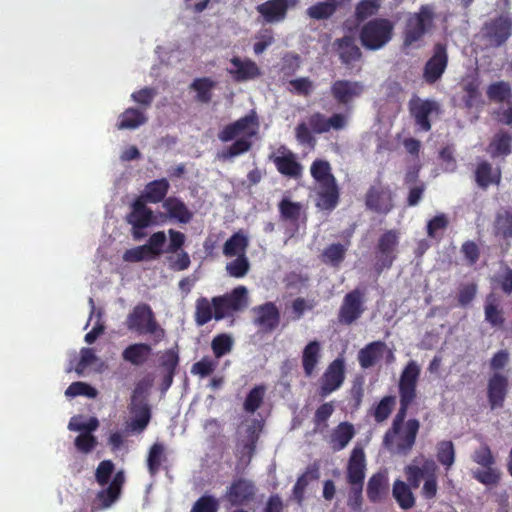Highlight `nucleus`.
Segmentation results:
<instances>
[{
    "mask_svg": "<svg viewBox=\"0 0 512 512\" xmlns=\"http://www.w3.org/2000/svg\"><path fill=\"white\" fill-rule=\"evenodd\" d=\"M248 303V290L243 285L223 295L214 296L211 300L201 296L195 302L194 321L198 326H204L212 319L221 321L244 311Z\"/></svg>",
    "mask_w": 512,
    "mask_h": 512,
    "instance_id": "1",
    "label": "nucleus"
},
{
    "mask_svg": "<svg viewBox=\"0 0 512 512\" xmlns=\"http://www.w3.org/2000/svg\"><path fill=\"white\" fill-rule=\"evenodd\" d=\"M420 376L418 364L411 360L404 367L398 382L400 406L393 418L391 427L383 436V446L391 450L397 434L402 430L409 407L417 398V383Z\"/></svg>",
    "mask_w": 512,
    "mask_h": 512,
    "instance_id": "2",
    "label": "nucleus"
},
{
    "mask_svg": "<svg viewBox=\"0 0 512 512\" xmlns=\"http://www.w3.org/2000/svg\"><path fill=\"white\" fill-rule=\"evenodd\" d=\"M436 12L432 4L421 5L417 12L409 13L402 31L403 48H420L426 35L435 28Z\"/></svg>",
    "mask_w": 512,
    "mask_h": 512,
    "instance_id": "3",
    "label": "nucleus"
},
{
    "mask_svg": "<svg viewBox=\"0 0 512 512\" xmlns=\"http://www.w3.org/2000/svg\"><path fill=\"white\" fill-rule=\"evenodd\" d=\"M125 325L128 330L138 335H150L153 344H158L166 337L165 329L159 324L151 306L139 303L127 315Z\"/></svg>",
    "mask_w": 512,
    "mask_h": 512,
    "instance_id": "4",
    "label": "nucleus"
},
{
    "mask_svg": "<svg viewBox=\"0 0 512 512\" xmlns=\"http://www.w3.org/2000/svg\"><path fill=\"white\" fill-rule=\"evenodd\" d=\"M394 33V24L387 18H375L366 22L359 31L362 46L376 51L388 44Z\"/></svg>",
    "mask_w": 512,
    "mask_h": 512,
    "instance_id": "5",
    "label": "nucleus"
},
{
    "mask_svg": "<svg viewBox=\"0 0 512 512\" xmlns=\"http://www.w3.org/2000/svg\"><path fill=\"white\" fill-rule=\"evenodd\" d=\"M400 233L396 229L385 231L376 245V262L374 269L377 274L390 269L397 258Z\"/></svg>",
    "mask_w": 512,
    "mask_h": 512,
    "instance_id": "6",
    "label": "nucleus"
},
{
    "mask_svg": "<svg viewBox=\"0 0 512 512\" xmlns=\"http://www.w3.org/2000/svg\"><path fill=\"white\" fill-rule=\"evenodd\" d=\"M364 203L367 210L379 215H387L394 208V193L389 185L376 180L365 193Z\"/></svg>",
    "mask_w": 512,
    "mask_h": 512,
    "instance_id": "7",
    "label": "nucleus"
},
{
    "mask_svg": "<svg viewBox=\"0 0 512 512\" xmlns=\"http://www.w3.org/2000/svg\"><path fill=\"white\" fill-rule=\"evenodd\" d=\"M365 291L355 288L348 292L342 300L337 314V322L343 326H350L361 318L366 310Z\"/></svg>",
    "mask_w": 512,
    "mask_h": 512,
    "instance_id": "8",
    "label": "nucleus"
},
{
    "mask_svg": "<svg viewBox=\"0 0 512 512\" xmlns=\"http://www.w3.org/2000/svg\"><path fill=\"white\" fill-rule=\"evenodd\" d=\"M346 378L345 359L342 355L330 362L319 379L317 390L321 398H326L337 391L344 383Z\"/></svg>",
    "mask_w": 512,
    "mask_h": 512,
    "instance_id": "9",
    "label": "nucleus"
},
{
    "mask_svg": "<svg viewBox=\"0 0 512 512\" xmlns=\"http://www.w3.org/2000/svg\"><path fill=\"white\" fill-rule=\"evenodd\" d=\"M512 35V18L499 15L485 22L482 27V37L492 48L504 45Z\"/></svg>",
    "mask_w": 512,
    "mask_h": 512,
    "instance_id": "10",
    "label": "nucleus"
},
{
    "mask_svg": "<svg viewBox=\"0 0 512 512\" xmlns=\"http://www.w3.org/2000/svg\"><path fill=\"white\" fill-rule=\"evenodd\" d=\"M365 92V85L361 81L338 79L332 82L330 94L334 101L345 107L347 112L352 109V103Z\"/></svg>",
    "mask_w": 512,
    "mask_h": 512,
    "instance_id": "11",
    "label": "nucleus"
},
{
    "mask_svg": "<svg viewBox=\"0 0 512 512\" xmlns=\"http://www.w3.org/2000/svg\"><path fill=\"white\" fill-rule=\"evenodd\" d=\"M259 128V118L255 110H251L245 116L226 125L219 133L218 138L222 142L234 140L239 135L253 137Z\"/></svg>",
    "mask_w": 512,
    "mask_h": 512,
    "instance_id": "12",
    "label": "nucleus"
},
{
    "mask_svg": "<svg viewBox=\"0 0 512 512\" xmlns=\"http://www.w3.org/2000/svg\"><path fill=\"white\" fill-rule=\"evenodd\" d=\"M448 66V52L445 43H435L431 57L423 68L422 77L427 84H434L439 81Z\"/></svg>",
    "mask_w": 512,
    "mask_h": 512,
    "instance_id": "13",
    "label": "nucleus"
},
{
    "mask_svg": "<svg viewBox=\"0 0 512 512\" xmlns=\"http://www.w3.org/2000/svg\"><path fill=\"white\" fill-rule=\"evenodd\" d=\"M458 86L463 108L471 110L482 103V94L480 91L481 80L476 71L462 76Z\"/></svg>",
    "mask_w": 512,
    "mask_h": 512,
    "instance_id": "14",
    "label": "nucleus"
},
{
    "mask_svg": "<svg viewBox=\"0 0 512 512\" xmlns=\"http://www.w3.org/2000/svg\"><path fill=\"white\" fill-rule=\"evenodd\" d=\"M256 491L252 480L237 477L227 487L225 498L232 506H243L254 500Z\"/></svg>",
    "mask_w": 512,
    "mask_h": 512,
    "instance_id": "15",
    "label": "nucleus"
},
{
    "mask_svg": "<svg viewBox=\"0 0 512 512\" xmlns=\"http://www.w3.org/2000/svg\"><path fill=\"white\" fill-rule=\"evenodd\" d=\"M146 204L142 198L137 197L130 205V212L126 215V221L132 226L135 238L142 236L139 231L149 227L154 222L153 211Z\"/></svg>",
    "mask_w": 512,
    "mask_h": 512,
    "instance_id": "16",
    "label": "nucleus"
},
{
    "mask_svg": "<svg viewBox=\"0 0 512 512\" xmlns=\"http://www.w3.org/2000/svg\"><path fill=\"white\" fill-rule=\"evenodd\" d=\"M408 106L409 112L419 129L424 132L430 131L432 126L429 117L433 112H438V103L431 99L422 100L415 97L409 101Z\"/></svg>",
    "mask_w": 512,
    "mask_h": 512,
    "instance_id": "17",
    "label": "nucleus"
},
{
    "mask_svg": "<svg viewBox=\"0 0 512 512\" xmlns=\"http://www.w3.org/2000/svg\"><path fill=\"white\" fill-rule=\"evenodd\" d=\"M308 124L312 132L316 134H324L331 129L339 131L347 126L348 115L344 113H333L330 117H326L321 112H314L309 116Z\"/></svg>",
    "mask_w": 512,
    "mask_h": 512,
    "instance_id": "18",
    "label": "nucleus"
},
{
    "mask_svg": "<svg viewBox=\"0 0 512 512\" xmlns=\"http://www.w3.org/2000/svg\"><path fill=\"white\" fill-rule=\"evenodd\" d=\"M252 312L254 314V324L265 333L274 331L280 323V311L274 302H266L255 306Z\"/></svg>",
    "mask_w": 512,
    "mask_h": 512,
    "instance_id": "19",
    "label": "nucleus"
},
{
    "mask_svg": "<svg viewBox=\"0 0 512 512\" xmlns=\"http://www.w3.org/2000/svg\"><path fill=\"white\" fill-rule=\"evenodd\" d=\"M420 429V422L416 418L408 419L397 434L394 446L390 451L400 455H408L413 449Z\"/></svg>",
    "mask_w": 512,
    "mask_h": 512,
    "instance_id": "20",
    "label": "nucleus"
},
{
    "mask_svg": "<svg viewBox=\"0 0 512 512\" xmlns=\"http://www.w3.org/2000/svg\"><path fill=\"white\" fill-rule=\"evenodd\" d=\"M231 67L227 68V73L235 82L241 83L258 78L261 75L260 68L251 59H242L233 56L230 59Z\"/></svg>",
    "mask_w": 512,
    "mask_h": 512,
    "instance_id": "21",
    "label": "nucleus"
},
{
    "mask_svg": "<svg viewBox=\"0 0 512 512\" xmlns=\"http://www.w3.org/2000/svg\"><path fill=\"white\" fill-rule=\"evenodd\" d=\"M508 393V378L500 372H494L488 379L487 398L491 409L502 408Z\"/></svg>",
    "mask_w": 512,
    "mask_h": 512,
    "instance_id": "22",
    "label": "nucleus"
},
{
    "mask_svg": "<svg viewBox=\"0 0 512 512\" xmlns=\"http://www.w3.org/2000/svg\"><path fill=\"white\" fill-rule=\"evenodd\" d=\"M282 155H271L270 160L274 163L277 171L290 178H299L302 174V166L297 161L295 154L282 146L278 149Z\"/></svg>",
    "mask_w": 512,
    "mask_h": 512,
    "instance_id": "23",
    "label": "nucleus"
},
{
    "mask_svg": "<svg viewBox=\"0 0 512 512\" xmlns=\"http://www.w3.org/2000/svg\"><path fill=\"white\" fill-rule=\"evenodd\" d=\"M366 460L362 447L355 446L347 464V482L350 485H363L365 479Z\"/></svg>",
    "mask_w": 512,
    "mask_h": 512,
    "instance_id": "24",
    "label": "nucleus"
},
{
    "mask_svg": "<svg viewBox=\"0 0 512 512\" xmlns=\"http://www.w3.org/2000/svg\"><path fill=\"white\" fill-rule=\"evenodd\" d=\"M333 45L340 62L348 68L362 58L360 48L356 45L355 39L350 35L337 38Z\"/></svg>",
    "mask_w": 512,
    "mask_h": 512,
    "instance_id": "25",
    "label": "nucleus"
},
{
    "mask_svg": "<svg viewBox=\"0 0 512 512\" xmlns=\"http://www.w3.org/2000/svg\"><path fill=\"white\" fill-rule=\"evenodd\" d=\"M416 459L413 460L412 464L407 465L404 468V474L407 479V483L412 488H418L423 478H428L430 475L437 473V465L434 460L425 458L421 466L415 464Z\"/></svg>",
    "mask_w": 512,
    "mask_h": 512,
    "instance_id": "26",
    "label": "nucleus"
},
{
    "mask_svg": "<svg viewBox=\"0 0 512 512\" xmlns=\"http://www.w3.org/2000/svg\"><path fill=\"white\" fill-rule=\"evenodd\" d=\"M289 0H268L256 7L266 23H278L286 18Z\"/></svg>",
    "mask_w": 512,
    "mask_h": 512,
    "instance_id": "27",
    "label": "nucleus"
},
{
    "mask_svg": "<svg viewBox=\"0 0 512 512\" xmlns=\"http://www.w3.org/2000/svg\"><path fill=\"white\" fill-rule=\"evenodd\" d=\"M322 358L321 343L317 340L310 341L302 350L301 364L305 377L315 374Z\"/></svg>",
    "mask_w": 512,
    "mask_h": 512,
    "instance_id": "28",
    "label": "nucleus"
},
{
    "mask_svg": "<svg viewBox=\"0 0 512 512\" xmlns=\"http://www.w3.org/2000/svg\"><path fill=\"white\" fill-rule=\"evenodd\" d=\"M340 199V191L336 180L332 179L319 185L317 192L316 206L321 210L332 211L334 210Z\"/></svg>",
    "mask_w": 512,
    "mask_h": 512,
    "instance_id": "29",
    "label": "nucleus"
},
{
    "mask_svg": "<svg viewBox=\"0 0 512 512\" xmlns=\"http://www.w3.org/2000/svg\"><path fill=\"white\" fill-rule=\"evenodd\" d=\"M388 350L385 342L377 340L368 343L358 352L357 359L362 369H369L383 357L385 351Z\"/></svg>",
    "mask_w": 512,
    "mask_h": 512,
    "instance_id": "30",
    "label": "nucleus"
},
{
    "mask_svg": "<svg viewBox=\"0 0 512 512\" xmlns=\"http://www.w3.org/2000/svg\"><path fill=\"white\" fill-rule=\"evenodd\" d=\"M474 177L477 186L482 189H487L490 185H499L502 178L500 168H493L486 160L477 164Z\"/></svg>",
    "mask_w": 512,
    "mask_h": 512,
    "instance_id": "31",
    "label": "nucleus"
},
{
    "mask_svg": "<svg viewBox=\"0 0 512 512\" xmlns=\"http://www.w3.org/2000/svg\"><path fill=\"white\" fill-rule=\"evenodd\" d=\"M162 207L165 209V215H161L164 218H169L179 223H189L193 217L192 212L188 209L186 204L177 197H168L164 200Z\"/></svg>",
    "mask_w": 512,
    "mask_h": 512,
    "instance_id": "32",
    "label": "nucleus"
},
{
    "mask_svg": "<svg viewBox=\"0 0 512 512\" xmlns=\"http://www.w3.org/2000/svg\"><path fill=\"white\" fill-rule=\"evenodd\" d=\"M169 188L170 184L166 178L153 180L146 184L143 194L138 196V198H142L146 203H163L168 198L166 196Z\"/></svg>",
    "mask_w": 512,
    "mask_h": 512,
    "instance_id": "33",
    "label": "nucleus"
},
{
    "mask_svg": "<svg viewBox=\"0 0 512 512\" xmlns=\"http://www.w3.org/2000/svg\"><path fill=\"white\" fill-rule=\"evenodd\" d=\"M259 434L254 425L248 426L246 436L239 440L236 449V456L246 464H249L256 450Z\"/></svg>",
    "mask_w": 512,
    "mask_h": 512,
    "instance_id": "34",
    "label": "nucleus"
},
{
    "mask_svg": "<svg viewBox=\"0 0 512 512\" xmlns=\"http://www.w3.org/2000/svg\"><path fill=\"white\" fill-rule=\"evenodd\" d=\"M355 436L353 424L349 422L339 423L330 435V446L333 451L343 450Z\"/></svg>",
    "mask_w": 512,
    "mask_h": 512,
    "instance_id": "35",
    "label": "nucleus"
},
{
    "mask_svg": "<svg viewBox=\"0 0 512 512\" xmlns=\"http://www.w3.org/2000/svg\"><path fill=\"white\" fill-rule=\"evenodd\" d=\"M152 354V347L148 343H134L127 346L122 352V358L134 366L143 365Z\"/></svg>",
    "mask_w": 512,
    "mask_h": 512,
    "instance_id": "36",
    "label": "nucleus"
},
{
    "mask_svg": "<svg viewBox=\"0 0 512 512\" xmlns=\"http://www.w3.org/2000/svg\"><path fill=\"white\" fill-rule=\"evenodd\" d=\"M388 490V479L383 473L373 474L367 484V497L372 503H379Z\"/></svg>",
    "mask_w": 512,
    "mask_h": 512,
    "instance_id": "37",
    "label": "nucleus"
},
{
    "mask_svg": "<svg viewBox=\"0 0 512 512\" xmlns=\"http://www.w3.org/2000/svg\"><path fill=\"white\" fill-rule=\"evenodd\" d=\"M342 0H326L325 2H317L310 6L306 13L314 20H327L332 17L337 9L341 7Z\"/></svg>",
    "mask_w": 512,
    "mask_h": 512,
    "instance_id": "38",
    "label": "nucleus"
},
{
    "mask_svg": "<svg viewBox=\"0 0 512 512\" xmlns=\"http://www.w3.org/2000/svg\"><path fill=\"white\" fill-rule=\"evenodd\" d=\"M147 122L144 111L137 108H127L119 116L117 128L119 130L136 129Z\"/></svg>",
    "mask_w": 512,
    "mask_h": 512,
    "instance_id": "39",
    "label": "nucleus"
},
{
    "mask_svg": "<svg viewBox=\"0 0 512 512\" xmlns=\"http://www.w3.org/2000/svg\"><path fill=\"white\" fill-rule=\"evenodd\" d=\"M411 488L412 487L408 483L399 479L395 480L393 483V497L398 505L404 510L410 509L415 505V497Z\"/></svg>",
    "mask_w": 512,
    "mask_h": 512,
    "instance_id": "40",
    "label": "nucleus"
},
{
    "mask_svg": "<svg viewBox=\"0 0 512 512\" xmlns=\"http://www.w3.org/2000/svg\"><path fill=\"white\" fill-rule=\"evenodd\" d=\"M350 242L346 244L333 243L328 245L322 252V261L333 267H338L345 259Z\"/></svg>",
    "mask_w": 512,
    "mask_h": 512,
    "instance_id": "41",
    "label": "nucleus"
},
{
    "mask_svg": "<svg viewBox=\"0 0 512 512\" xmlns=\"http://www.w3.org/2000/svg\"><path fill=\"white\" fill-rule=\"evenodd\" d=\"M319 466L316 463L309 465L305 472L300 475L293 487V495L298 502L304 498V492L310 480L319 478Z\"/></svg>",
    "mask_w": 512,
    "mask_h": 512,
    "instance_id": "42",
    "label": "nucleus"
},
{
    "mask_svg": "<svg viewBox=\"0 0 512 512\" xmlns=\"http://www.w3.org/2000/svg\"><path fill=\"white\" fill-rule=\"evenodd\" d=\"M486 95L492 102H509L512 98V88L510 83L506 81L493 82L487 87Z\"/></svg>",
    "mask_w": 512,
    "mask_h": 512,
    "instance_id": "43",
    "label": "nucleus"
},
{
    "mask_svg": "<svg viewBox=\"0 0 512 512\" xmlns=\"http://www.w3.org/2000/svg\"><path fill=\"white\" fill-rule=\"evenodd\" d=\"M491 156H508L512 152V136L508 132H499L497 133L490 145Z\"/></svg>",
    "mask_w": 512,
    "mask_h": 512,
    "instance_id": "44",
    "label": "nucleus"
},
{
    "mask_svg": "<svg viewBox=\"0 0 512 512\" xmlns=\"http://www.w3.org/2000/svg\"><path fill=\"white\" fill-rule=\"evenodd\" d=\"M165 447L162 443H154L148 452L147 469L150 476H155L159 471L163 461H166Z\"/></svg>",
    "mask_w": 512,
    "mask_h": 512,
    "instance_id": "45",
    "label": "nucleus"
},
{
    "mask_svg": "<svg viewBox=\"0 0 512 512\" xmlns=\"http://www.w3.org/2000/svg\"><path fill=\"white\" fill-rule=\"evenodd\" d=\"M248 247L247 237L240 233H234L229 239L226 240L223 246V254L227 257L238 256L245 254L246 248Z\"/></svg>",
    "mask_w": 512,
    "mask_h": 512,
    "instance_id": "46",
    "label": "nucleus"
},
{
    "mask_svg": "<svg viewBox=\"0 0 512 512\" xmlns=\"http://www.w3.org/2000/svg\"><path fill=\"white\" fill-rule=\"evenodd\" d=\"M215 82L208 77L196 78L190 85V89L196 92V100L200 103H209L212 99V89Z\"/></svg>",
    "mask_w": 512,
    "mask_h": 512,
    "instance_id": "47",
    "label": "nucleus"
},
{
    "mask_svg": "<svg viewBox=\"0 0 512 512\" xmlns=\"http://www.w3.org/2000/svg\"><path fill=\"white\" fill-rule=\"evenodd\" d=\"M485 320L496 328L503 327L505 318L502 309L498 307L495 298L490 295L484 306Z\"/></svg>",
    "mask_w": 512,
    "mask_h": 512,
    "instance_id": "48",
    "label": "nucleus"
},
{
    "mask_svg": "<svg viewBox=\"0 0 512 512\" xmlns=\"http://www.w3.org/2000/svg\"><path fill=\"white\" fill-rule=\"evenodd\" d=\"M494 234L504 240L512 238V213L508 210L497 213L494 221Z\"/></svg>",
    "mask_w": 512,
    "mask_h": 512,
    "instance_id": "49",
    "label": "nucleus"
},
{
    "mask_svg": "<svg viewBox=\"0 0 512 512\" xmlns=\"http://www.w3.org/2000/svg\"><path fill=\"white\" fill-rule=\"evenodd\" d=\"M396 397L393 395L384 396L372 409L370 414L377 423H382L389 418L394 406Z\"/></svg>",
    "mask_w": 512,
    "mask_h": 512,
    "instance_id": "50",
    "label": "nucleus"
},
{
    "mask_svg": "<svg viewBox=\"0 0 512 512\" xmlns=\"http://www.w3.org/2000/svg\"><path fill=\"white\" fill-rule=\"evenodd\" d=\"M89 304H90V307H91V311H90V315H89V321L92 319V317L95 315L96 318H97V321L94 325V327L91 329V331H89L85 337H84V340L86 343L88 344H93L96 339L104 333L105 331V325H104V322L102 320L103 318V310L102 309H96L95 307V303H94V300L93 298H89Z\"/></svg>",
    "mask_w": 512,
    "mask_h": 512,
    "instance_id": "51",
    "label": "nucleus"
},
{
    "mask_svg": "<svg viewBox=\"0 0 512 512\" xmlns=\"http://www.w3.org/2000/svg\"><path fill=\"white\" fill-rule=\"evenodd\" d=\"M436 457L438 462L448 471L455 462V448L450 440H443L437 443Z\"/></svg>",
    "mask_w": 512,
    "mask_h": 512,
    "instance_id": "52",
    "label": "nucleus"
},
{
    "mask_svg": "<svg viewBox=\"0 0 512 512\" xmlns=\"http://www.w3.org/2000/svg\"><path fill=\"white\" fill-rule=\"evenodd\" d=\"M280 217L282 220L290 221L297 226L298 220L301 215L302 205L298 202L284 198L278 204Z\"/></svg>",
    "mask_w": 512,
    "mask_h": 512,
    "instance_id": "53",
    "label": "nucleus"
},
{
    "mask_svg": "<svg viewBox=\"0 0 512 512\" xmlns=\"http://www.w3.org/2000/svg\"><path fill=\"white\" fill-rule=\"evenodd\" d=\"M311 176L316 182L320 184L330 182V180H336L335 176L331 172V166L328 161L322 159H316L313 161L310 167Z\"/></svg>",
    "mask_w": 512,
    "mask_h": 512,
    "instance_id": "54",
    "label": "nucleus"
},
{
    "mask_svg": "<svg viewBox=\"0 0 512 512\" xmlns=\"http://www.w3.org/2000/svg\"><path fill=\"white\" fill-rule=\"evenodd\" d=\"M380 8L381 2L378 0H361L355 7V19L358 22H363L369 17L377 14Z\"/></svg>",
    "mask_w": 512,
    "mask_h": 512,
    "instance_id": "55",
    "label": "nucleus"
},
{
    "mask_svg": "<svg viewBox=\"0 0 512 512\" xmlns=\"http://www.w3.org/2000/svg\"><path fill=\"white\" fill-rule=\"evenodd\" d=\"M233 348V339L229 334L222 333L216 335L211 342V349L216 359H219L230 353Z\"/></svg>",
    "mask_w": 512,
    "mask_h": 512,
    "instance_id": "56",
    "label": "nucleus"
},
{
    "mask_svg": "<svg viewBox=\"0 0 512 512\" xmlns=\"http://www.w3.org/2000/svg\"><path fill=\"white\" fill-rule=\"evenodd\" d=\"M250 269V263L245 254H240L236 259L226 264V271L233 278H243Z\"/></svg>",
    "mask_w": 512,
    "mask_h": 512,
    "instance_id": "57",
    "label": "nucleus"
},
{
    "mask_svg": "<svg viewBox=\"0 0 512 512\" xmlns=\"http://www.w3.org/2000/svg\"><path fill=\"white\" fill-rule=\"evenodd\" d=\"M265 390L264 385H257L250 390L243 405L246 412L254 413L260 408L264 399Z\"/></svg>",
    "mask_w": 512,
    "mask_h": 512,
    "instance_id": "58",
    "label": "nucleus"
},
{
    "mask_svg": "<svg viewBox=\"0 0 512 512\" xmlns=\"http://www.w3.org/2000/svg\"><path fill=\"white\" fill-rule=\"evenodd\" d=\"M251 137L236 139L226 150L222 152L223 159H231L248 152L252 147Z\"/></svg>",
    "mask_w": 512,
    "mask_h": 512,
    "instance_id": "59",
    "label": "nucleus"
},
{
    "mask_svg": "<svg viewBox=\"0 0 512 512\" xmlns=\"http://www.w3.org/2000/svg\"><path fill=\"white\" fill-rule=\"evenodd\" d=\"M218 366V361L209 356H204L198 362H195L191 367V373L205 378L211 375Z\"/></svg>",
    "mask_w": 512,
    "mask_h": 512,
    "instance_id": "60",
    "label": "nucleus"
},
{
    "mask_svg": "<svg viewBox=\"0 0 512 512\" xmlns=\"http://www.w3.org/2000/svg\"><path fill=\"white\" fill-rule=\"evenodd\" d=\"M93 431L80 433L74 440V445L80 453L89 454L97 446V438L92 434Z\"/></svg>",
    "mask_w": 512,
    "mask_h": 512,
    "instance_id": "61",
    "label": "nucleus"
},
{
    "mask_svg": "<svg viewBox=\"0 0 512 512\" xmlns=\"http://www.w3.org/2000/svg\"><path fill=\"white\" fill-rule=\"evenodd\" d=\"M166 243V234L164 231H158L153 233L147 243L145 244L149 253L153 257V259L159 257L161 254L165 252L163 249Z\"/></svg>",
    "mask_w": 512,
    "mask_h": 512,
    "instance_id": "62",
    "label": "nucleus"
},
{
    "mask_svg": "<svg viewBox=\"0 0 512 512\" xmlns=\"http://www.w3.org/2000/svg\"><path fill=\"white\" fill-rule=\"evenodd\" d=\"M97 390L85 382H73L65 391V395L68 397L86 396L88 398H95L97 396Z\"/></svg>",
    "mask_w": 512,
    "mask_h": 512,
    "instance_id": "63",
    "label": "nucleus"
},
{
    "mask_svg": "<svg viewBox=\"0 0 512 512\" xmlns=\"http://www.w3.org/2000/svg\"><path fill=\"white\" fill-rule=\"evenodd\" d=\"M98 427L99 421L96 417H90L88 421H84L81 416H74L68 424L69 430L81 433L95 431Z\"/></svg>",
    "mask_w": 512,
    "mask_h": 512,
    "instance_id": "64",
    "label": "nucleus"
}]
</instances>
